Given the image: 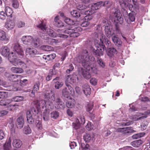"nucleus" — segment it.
<instances>
[{"mask_svg": "<svg viewBox=\"0 0 150 150\" xmlns=\"http://www.w3.org/2000/svg\"><path fill=\"white\" fill-rule=\"evenodd\" d=\"M22 144V142L18 139H14L12 143V144L13 146L16 148H18L20 147L21 146Z\"/></svg>", "mask_w": 150, "mask_h": 150, "instance_id": "393cba45", "label": "nucleus"}, {"mask_svg": "<svg viewBox=\"0 0 150 150\" xmlns=\"http://www.w3.org/2000/svg\"><path fill=\"white\" fill-rule=\"evenodd\" d=\"M74 32V29L67 28H66L64 31V33L69 34L70 35V36H71L72 33Z\"/></svg>", "mask_w": 150, "mask_h": 150, "instance_id": "de8ad7c7", "label": "nucleus"}, {"mask_svg": "<svg viewBox=\"0 0 150 150\" xmlns=\"http://www.w3.org/2000/svg\"><path fill=\"white\" fill-rule=\"evenodd\" d=\"M24 98L22 96H17L12 98V100L15 102H19L23 100Z\"/></svg>", "mask_w": 150, "mask_h": 150, "instance_id": "ea45409f", "label": "nucleus"}, {"mask_svg": "<svg viewBox=\"0 0 150 150\" xmlns=\"http://www.w3.org/2000/svg\"><path fill=\"white\" fill-rule=\"evenodd\" d=\"M8 97V93L6 92L0 91V98H4Z\"/></svg>", "mask_w": 150, "mask_h": 150, "instance_id": "13d9d810", "label": "nucleus"}, {"mask_svg": "<svg viewBox=\"0 0 150 150\" xmlns=\"http://www.w3.org/2000/svg\"><path fill=\"white\" fill-rule=\"evenodd\" d=\"M64 21L67 24L69 25H73L74 24V21L68 18H65Z\"/></svg>", "mask_w": 150, "mask_h": 150, "instance_id": "37998d69", "label": "nucleus"}, {"mask_svg": "<svg viewBox=\"0 0 150 150\" xmlns=\"http://www.w3.org/2000/svg\"><path fill=\"white\" fill-rule=\"evenodd\" d=\"M71 16L77 18L80 16L79 12L76 10H73L71 13Z\"/></svg>", "mask_w": 150, "mask_h": 150, "instance_id": "49530a36", "label": "nucleus"}, {"mask_svg": "<svg viewBox=\"0 0 150 150\" xmlns=\"http://www.w3.org/2000/svg\"><path fill=\"white\" fill-rule=\"evenodd\" d=\"M111 5V3L109 1H106L104 2H103L102 5L107 6L108 8L110 7Z\"/></svg>", "mask_w": 150, "mask_h": 150, "instance_id": "680f3d73", "label": "nucleus"}, {"mask_svg": "<svg viewBox=\"0 0 150 150\" xmlns=\"http://www.w3.org/2000/svg\"><path fill=\"white\" fill-rule=\"evenodd\" d=\"M41 42V41L38 38L35 37L33 39L32 45L35 47H38L40 46Z\"/></svg>", "mask_w": 150, "mask_h": 150, "instance_id": "5701e85b", "label": "nucleus"}, {"mask_svg": "<svg viewBox=\"0 0 150 150\" xmlns=\"http://www.w3.org/2000/svg\"><path fill=\"white\" fill-rule=\"evenodd\" d=\"M50 102L46 103L45 101L44 100H41L39 101L37 100H35L33 103V104L35 105V107L38 110L40 109L41 108L44 109L47 108L48 106H49V104Z\"/></svg>", "mask_w": 150, "mask_h": 150, "instance_id": "20e7f679", "label": "nucleus"}, {"mask_svg": "<svg viewBox=\"0 0 150 150\" xmlns=\"http://www.w3.org/2000/svg\"><path fill=\"white\" fill-rule=\"evenodd\" d=\"M101 35V38H100V41L96 40L95 42V45L97 48V49L93 52V54L96 57L103 55V52L106 49L103 42L108 47H110L111 45V42L106 38L104 35L102 34Z\"/></svg>", "mask_w": 150, "mask_h": 150, "instance_id": "f03ea898", "label": "nucleus"}, {"mask_svg": "<svg viewBox=\"0 0 150 150\" xmlns=\"http://www.w3.org/2000/svg\"><path fill=\"white\" fill-rule=\"evenodd\" d=\"M56 56L55 53H53L47 55H44L41 58L42 59H47V60H51L54 59Z\"/></svg>", "mask_w": 150, "mask_h": 150, "instance_id": "b1692460", "label": "nucleus"}, {"mask_svg": "<svg viewBox=\"0 0 150 150\" xmlns=\"http://www.w3.org/2000/svg\"><path fill=\"white\" fill-rule=\"evenodd\" d=\"M56 74L55 73H54L53 69H50L49 73L46 77V80L48 81L52 79V76L55 75Z\"/></svg>", "mask_w": 150, "mask_h": 150, "instance_id": "58836bf2", "label": "nucleus"}, {"mask_svg": "<svg viewBox=\"0 0 150 150\" xmlns=\"http://www.w3.org/2000/svg\"><path fill=\"white\" fill-rule=\"evenodd\" d=\"M143 141L140 139L134 141L131 143L132 146L135 147H139L142 143Z\"/></svg>", "mask_w": 150, "mask_h": 150, "instance_id": "c85d7f7f", "label": "nucleus"}, {"mask_svg": "<svg viewBox=\"0 0 150 150\" xmlns=\"http://www.w3.org/2000/svg\"><path fill=\"white\" fill-rule=\"evenodd\" d=\"M147 117L146 116H142L140 117H139L138 115H134L133 116L132 119L134 121H136L137 120H139L142 119H143L144 118H146Z\"/></svg>", "mask_w": 150, "mask_h": 150, "instance_id": "603ef678", "label": "nucleus"}, {"mask_svg": "<svg viewBox=\"0 0 150 150\" xmlns=\"http://www.w3.org/2000/svg\"><path fill=\"white\" fill-rule=\"evenodd\" d=\"M90 82L92 85L95 86L97 84V80L95 78H92L90 80Z\"/></svg>", "mask_w": 150, "mask_h": 150, "instance_id": "69168bd1", "label": "nucleus"}, {"mask_svg": "<svg viewBox=\"0 0 150 150\" xmlns=\"http://www.w3.org/2000/svg\"><path fill=\"white\" fill-rule=\"evenodd\" d=\"M1 54L3 56L5 57L8 56V59H9V49L7 46H5L2 47L1 49Z\"/></svg>", "mask_w": 150, "mask_h": 150, "instance_id": "f3484780", "label": "nucleus"}, {"mask_svg": "<svg viewBox=\"0 0 150 150\" xmlns=\"http://www.w3.org/2000/svg\"><path fill=\"white\" fill-rule=\"evenodd\" d=\"M108 51L107 52V55L110 57H113L114 54L117 53V51L115 49L110 47L109 48L108 50Z\"/></svg>", "mask_w": 150, "mask_h": 150, "instance_id": "a878e982", "label": "nucleus"}, {"mask_svg": "<svg viewBox=\"0 0 150 150\" xmlns=\"http://www.w3.org/2000/svg\"><path fill=\"white\" fill-rule=\"evenodd\" d=\"M31 132V129L28 125L25 126L23 129V132L25 134H29Z\"/></svg>", "mask_w": 150, "mask_h": 150, "instance_id": "473e14b6", "label": "nucleus"}, {"mask_svg": "<svg viewBox=\"0 0 150 150\" xmlns=\"http://www.w3.org/2000/svg\"><path fill=\"white\" fill-rule=\"evenodd\" d=\"M12 6L15 8H18L19 6V4L17 0H12Z\"/></svg>", "mask_w": 150, "mask_h": 150, "instance_id": "bf43d9fd", "label": "nucleus"}, {"mask_svg": "<svg viewBox=\"0 0 150 150\" xmlns=\"http://www.w3.org/2000/svg\"><path fill=\"white\" fill-rule=\"evenodd\" d=\"M18 76L16 74L15 75H10L8 77V79L10 81L13 82H16L18 81Z\"/></svg>", "mask_w": 150, "mask_h": 150, "instance_id": "f704fd0d", "label": "nucleus"}, {"mask_svg": "<svg viewBox=\"0 0 150 150\" xmlns=\"http://www.w3.org/2000/svg\"><path fill=\"white\" fill-rule=\"evenodd\" d=\"M115 21H117V23H119L120 24H122L123 22V18L121 16L120 14H118L115 12L113 15Z\"/></svg>", "mask_w": 150, "mask_h": 150, "instance_id": "4468645a", "label": "nucleus"}, {"mask_svg": "<svg viewBox=\"0 0 150 150\" xmlns=\"http://www.w3.org/2000/svg\"><path fill=\"white\" fill-rule=\"evenodd\" d=\"M103 3V1H100L93 4L91 6V9L92 10H97L102 6Z\"/></svg>", "mask_w": 150, "mask_h": 150, "instance_id": "4be33fe9", "label": "nucleus"}, {"mask_svg": "<svg viewBox=\"0 0 150 150\" xmlns=\"http://www.w3.org/2000/svg\"><path fill=\"white\" fill-rule=\"evenodd\" d=\"M145 133H141L133 135L132 137L134 139H136L143 137L145 135Z\"/></svg>", "mask_w": 150, "mask_h": 150, "instance_id": "c03bdc74", "label": "nucleus"}, {"mask_svg": "<svg viewBox=\"0 0 150 150\" xmlns=\"http://www.w3.org/2000/svg\"><path fill=\"white\" fill-rule=\"evenodd\" d=\"M67 81L71 84L76 83L78 80V78L75 74H73L71 75H67L66 76Z\"/></svg>", "mask_w": 150, "mask_h": 150, "instance_id": "9d476101", "label": "nucleus"}, {"mask_svg": "<svg viewBox=\"0 0 150 150\" xmlns=\"http://www.w3.org/2000/svg\"><path fill=\"white\" fill-rule=\"evenodd\" d=\"M89 16H86L85 17L84 20L81 23V25L82 27H86L88 26L90 23L89 21L91 19L89 18Z\"/></svg>", "mask_w": 150, "mask_h": 150, "instance_id": "bb28decb", "label": "nucleus"}, {"mask_svg": "<svg viewBox=\"0 0 150 150\" xmlns=\"http://www.w3.org/2000/svg\"><path fill=\"white\" fill-rule=\"evenodd\" d=\"M12 46L14 51L9 54V60L14 66L17 65L23 68L25 67V63L19 59L17 58V57H22L24 55V52L21 46L17 42L14 43Z\"/></svg>", "mask_w": 150, "mask_h": 150, "instance_id": "f257e3e1", "label": "nucleus"}, {"mask_svg": "<svg viewBox=\"0 0 150 150\" xmlns=\"http://www.w3.org/2000/svg\"><path fill=\"white\" fill-rule=\"evenodd\" d=\"M101 25L103 27H106V26H110L109 22L108 21V19L106 18H103Z\"/></svg>", "mask_w": 150, "mask_h": 150, "instance_id": "4c0bfd02", "label": "nucleus"}, {"mask_svg": "<svg viewBox=\"0 0 150 150\" xmlns=\"http://www.w3.org/2000/svg\"><path fill=\"white\" fill-rule=\"evenodd\" d=\"M42 38L44 40H47L46 42L48 44L52 45V38L48 37L46 36H45V37L44 36V37H42Z\"/></svg>", "mask_w": 150, "mask_h": 150, "instance_id": "864d4df0", "label": "nucleus"}, {"mask_svg": "<svg viewBox=\"0 0 150 150\" xmlns=\"http://www.w3.org/2000/svg\"><path fill=\"white\" fill-rule=\"evenodd\" d=\"M11 137L9 138L8 140L3 145V148L4 150H10L11 147Z\"/></svg>", "mask_w": 150, "mask_h": 150, "instance_id": "412c9836", "label": "nucleus"}, {"mask_svg": "<svg viewBox=\"0 0 150 150\" xmlns=\"http://www.w3.org/2000/svg\"><path fill=\"white\" fill-rule=\"evenodd\" d=\"M127 0H119L121 6L123 7L126 6V2Z\"/></svg>", "mask_w": 150, "mask_h": 150, "instance_id": "e2e57ef3", "label": "nucleus"}, {"mask_svg": "<svg viewBox=\"0 0 150 150\" xmlns=\"http://www.w3.org/2000/svg\"><path fill=\"white\" fill-rule=\"evenodd\" d=\"M79 74H81L85 79H88L91 77V74L89 70L81 68L79 70Z\"/></svg>", "mask_w": 150, "mask_h": 150, "instance_id": "9b49d317", "label": "nucleus"}, {"mask_svg": "<svg viewBox=\"0 0 150 150\" xmlns=\"http://www.w3.org/2000/svg\"><path fill=\"white\" fill-rule=\"evenodd\" d=\"M50 116L52 118L55 119L58 118L59 116V113L56 111H54L51 112Z\"/></svg>", "mask_w": 150, "mask_h": 150, "instance_id": "a19ab883", "label": "nucleus"}, {"mask_svg": "<svg viewBox=\"0 0 150 150\" xmlns=\"http://www.w3.org/2000/svg\"><path fill=\"white\" fill-rule=\"evenodd\" d=\"M40 49L45 51H52L53 47L48 45H43L40 47Z\"/></svg>", "mask_w": 150, "mask_h": 150, "instance_id": "e433bc0d", "label": "nucleus"}, {"mask_svg": "<svg viewBox=\"0 0 150 150\" xmlns=\"http://www.w3.org/2000/svg\"><path fill=\"white\" fill-rule=\"evenodd\" d=\"M11 71L15 73H21L23 72L21 68L13 67L11 68Z\"/></svg>", "mask_w": 150, "mask_h": 150, "instance_id": "c756f323", "label": "nucleus"}, {"mask_svg": "<svg viewBox=\"0 0 150 150\" xmlns=\"http://www.w3.org/2000/svg\"><path fill=\"white\" fill-rule=\"evenodd\" d=\"M33 38L30 36H23L22 40L23 44L26 45H32Z\"/></svg>", "mask_w": 150, "mask_h": 150, "instance_id": "ddd939ff", "label": "nucleus"}, {"mask_svg": "<svg viewBox=\"0 0 150 150\" xmlns=\"http://www.w3.org/2000/svg\"><path fill=\"white\" fill-rule=\"evenodd\" d=\"M24 124V120L22 116L19 117L17 119L16 125L18 128L21 129L23 126Z\"/></svg>", "mask_w": 150, "mask_h": 150, "instance_id": "dca6fc26", "label": "nucleus"}, {"mask_svg": "<svg viewBox=\"0 0 150 150\" xmlns=\"http://www.w3.org/2000/svg\"><path fill=\"white\" fill-rule=\"evenodd\" d=\"M87 6L85 5L82 4H79L77 5V9L79 10H83L87 8Z\"/></svg>", "mask_w": 150, "mask_h": 150, "instance_id": "3c124183", "label": "nucleus"}, {"mask_svg": "<svg viewBox=\"0 0 150 150\" xmlns=\"http://www.w3.org/2000/svg\"><path fill=\"white\" fill-rule=\"evenodd\" d=\"M48 34L49 36L53 38L57 36V34L56 33L52 30H51L48 32Z\"/></svg>", "mask_w": 150, "mask_h": 150, "instance_id": "052dcab7", "label": "nucleus"}, {"mask_svg": "<svg viewBox=\"0 0 150 150\" xmlns=\"http://www.w3.org/2000/svg\"><path fill=\"white\" fill-rule=\"evenodd\" d=\"M40 84V82L39 81L35 82L33 90L30 95V96L31 97H33L35 96V92H37L39 90Z\"/></svg>", "mask_w": 150, "mask_h": 150, "instance_id": "2eb2a0df", "label": "nucleus"}, {"mask_svg": "<svg viewBox=\"0 0 150 150\" xmlns=\"http://www.w3.org/2000/svg\"><path fill=\"white\" fill-rule=\"evenodd\" d=\"M20 83L22 86H24L28 83V80L26 79L21 80Z\"/></svg>", "mask_w": 150, "mask_h": 150, "instance_id": "338daca9", "label": "nucleus"}, {"mask_svg": "<svg viewBox=\"0 0 150 150\" xmlns=\"http://www.w3.org/2000/svg\"><path fill=\"white\" fill-rule=\"evenodd\" d=\"M74 101L72 99H69L66 103V106L69 108H72L74 106Z\"/></svg>", "mask_w": 150, "mask_h": 150, "instance_id": "72a5a7b5", "label": "nucleus"}, {"mask_svg": "<svg viewBox=\"0 0 150 150\" xmlns=\"http://www.w3.org/2000/svg\"><path fill=\"white\" fill-rule=\"evenodd\" d=\"M6 16H7L6 13L4 11H1L0 12V18L2 20L5 19Z\"/></svg>", "mask_w": 150, "mask_h": 150, "instance_id": "0e129e2a", "label": "nucleus"}, {"mask_svg": "<svg viewBox=\"0 0 150 150\" xmlns=\"http://www.w3.org/2000/svg\"><path fill=\"white\" fill-rule=\"evenodd\" d=\"M81 28L80 27H76L74 28V32H73L70 36L74 38L77 37L79 35V33L77 32L78 30H80Z\"/></svg>", "mask_w": 150, "mask_h": 150, "instance_id": "2f4dec72", "label": "nucleus"}, {"mask_svg": "<svg viewBox=\"0 0 150 150\" xmlns=\"http://www.w3.org/2000/svg\"><path fill=\"white\" fill-rule=\"evenodd\" d=\"M83 91L86 96L89 95L91 93V89L89 86L87 84H85L83 86Z\"/></svg>", "mask_w": 150, "mask_h": 150, "instance_id": "aec40b11", "label": "nucleus"}, {"mask_svg": "<svg viewBox=\"0 0 150 150\" xmlns=\"http://www.w3.org/2000/svg\"><path fill=\"white\" fill-rule=\"evenodd\" d=\"M0 40L8 41L9 39L6 37L5 33L1 30H0Z\"/></svg>", "mask_w": 150, "mask_h": 150, "instance_id": "cd10ccee", "label": "nucleus"}, {"mask_svg": "<svg viewBox=\"0 0 150 150\" xmlns=\"http://www.w3.org/2000/svg\"><path fill=\"white\" fill-rule=\"evenodd\" d=\"M81 147L83 149H89L90 150L91 149L89 148L90 146L89 145L87 144H81Z\"/></svg>", "mask_w": 150, "mask_h": 150, "instance_id": "774afa93", "label": "nucleus"}, {"mask_svg": "<svg viewBox=\"0 0 150 150\" xmlns=\"http://www.w3.org/2000/svg\"><path fill=\"white\" fill-rule=\"evenodd\" d=\"M55 25L58 27H61L64 26L63 22L59 20L56 21L54 24Z\"/></svg>", "mask_w": 150, "mask_h": 150, "instance_id": "5fc2aeb1", "label": "nucleus"}, {"mask_svg": "<svg viewBox=\"0 0 150 150\" xmlns=\"http://www.w3.org/2000/svg\"><path fill=\"white\" fill-rule=\"evenodd\" d=\"M15 25L14 21H13L8 20L6 23L5 27L8 30L13 29Z\"/></svg>", "mask_w": 150, "mask_h": 150, "instance_id": "a211bd4d", "label": "nucleus"}, {"mask_svg": "<svg viewBox=\"0 0 150 150\" xmlns=\"http://www.w3.org/2000/svg\"><path fill=\"white\" fill-rule=\"evenodd\" d=\"M54 87L57 89H59L61 87L63 84V82L59 81H57L54 82Z\"/></svg>", "mask_w": 150, "mask_h": 150, "instance_id": "79ce46f5", "label": "nucleus"}, {"mask_svg": "<svg viewBox=\"0 0 150 150\" xmlns=\"http://www.w3.org/2000/svg\"><path fill=\"white\" fill-rule=\"evenodd\" d=\"M134 13H129L128 16L129 20L131 22L134 21L135 20V15Z\"/></svg>", "mask_w": 150, "mask_h": 150, "instance_id": "09e8293b", "label": "nucleus"}, {"mask_svg": "<svg viewBox=\"0 0 150 150\" xmlns=\"http://www.w3.org/2000/svg\"><path fill=\"white\" fill-rule=\"evenodd\" d=\"M44 95L45 99H47L50 103H53L55 100V94L51 90H45L44 92Z\"/></svg>", "mask_w": 150, "mask_h": 150, "instance_id": "39448f33", "label": "nucleus"}, {"mask_svg": "<svg viewBox=\"0 0 150 150\" xmlns=\"http://www.w3.org/2000/svg\"><path fill=\"white\" fill-rule=\"evenodd\" d=\"M37 27L43 31L46 30L47 28L46 25L43 22H42L40 24L37 25Z\"/></svg>", "mask_w": 150, "mask_h": 150, "instance_id": "8fccbe9b", "label": "nucleus"}, {"mask_svg": "<svg viewBox=\"0 0 150 150\" xmlns=\"http://www.w3.org/2000/svg\"><path fill=\"white\" fill-rule=\"evenodd\" d=\"M53 102H54L55 107L57 109H63L65 108L64 103L58 97L55 98Z\"/></svg>", "mask_w": 150, "mask_h": 150, "instance_id": "6e6552de", "label": "nucleus"}, {"mask_svg": "<svg viewBox=\"0 0 150 150\" xmlns=\"http://www.w3.org/2000/svg\"><path fill=\"white\" fill-rule=\"evenodd\" d=\"M112 40L114 43L116 45L120 47L122 45V41L117 36L115 35L112 37Z\"/></svg>", "mask_w": 150, "mask_h": 150, "instance_id": "6ab92c4d", "label": "nucleus"}, {"mask_svg": "<svg viewBox=\"0 0 150 150\" xmlns=\"http://www.w3.org/2000/svg\"><path fill=\"white\" fill-rule=\"evenodd\" d=\"M82 55L79 56L77 58V61L81 63L83 66L87 68L88 67L91 66L94 61V57L90 54H88V51L84 50Z\"/></svg>", "mask_w": 150, "mask_h": 150, "instance_id": "7ed1b4c3", "label": "nucleus"}, {"mask_svg": "<svg viewBox=\"0 0 150 150\" xmlns=\"http://www.w3.org/2000/svg\"><path fill=\"white\" fill-rule=\"evenodd\" d=\"M97 62L98 64L102 68H104L105 66V64L101 59L99 58L98 57H97Z\"/></svg>", "mask_w": 150, "mask_h": 150, "instance_id": "6e6d98bb", "label": "nucleus"}, {"mask_svg": "<svg viewBox=\"0 0 150 150\" xmlns=\"http://www.w3.org/2000/svg\"><path fill=\"white\" fill-rule=\"evenodd\" d=\"M66 87L64 88L62 90V95L64 97L68 98L69 96L72 94L73 89L70 85L66 82Z\"/></svg>", "mask_w": 150, "mask_h": 150, "instance_id": "423d86ee", "label": "nucleus"}, {"mask_svg": "<svg viewBox=\"0 0 150 150\" xmlns=\"http://www.w3.org/2000/svg\"><path fill=\"white\" fill-rule=\"evenodd\" d=\"M93 107V104L92 103H90L88 104L86 107V110L87 111L90 112Z\"/></svg>", "mask_w": 150, "mask_h": 150, "instance_id": "4d7b16f0", "label": "nucleus"}, {"mask_svg": "<svg viewBox=\"0 0 150 150\" xmlns=\"http://www.w3.org/2000/svg\"><path fill=\"white\" fill-rule=\"evenodd\" d=\"M91 137L90 135L88 133H86L83 136V139L86 142H88L91 140Z\"/></svg>", "mask_w": 150, "mask_h": 150, "instance_id": "a18cd8bd", "label": "nucleus"}, {"mask_svg": "<svg viewBox=\"0 0 150 150\" xmlns=\"http://www.w3.org/2000/svg\"><path fill=\"white\" fill-rule=\"evenodd\" d=\"M49 105V106H48L47 108H45V111L43 112V118L44 120L45 121H47L49 120L50 110L51 109L53 106V104L52 103H50Z\"/></svg>", "mask_w": 150, "mask_h": 150, "instance_id": "1a4fd4ad", "label": "nucleus"}, {"mask_svg": "<svg viewBox=\"0 0 150 150\" xmlns=\"http://www.w3.org/2000/svg\"><path fill=\"white\" fill-rule=\"evenodd\" d=\"M25 54L26 56L28 57H33L38 54L39 53L36 49L28 47L25 50Z\"/></svg>", "mask_w": 150, "mask_h": 150, "instance_id": "0eeeda50", "label": "nucleus"}, {"mask_svg": "<svg viewBox=\"0 0 150 150\" xmlns=\"http://www.w3.org/2000/svg\"><path fill=\"white\" fill-rule=\"evenodd\" d=\"M33 111L35 112V110L34 108H33L30 111H28L26 112V118L29 124H33L34 122V119L33 117V115L32 114Z\"/></svg>", "mask_w": 150, "mask_h": 150, "instance_id": "f8f14e48", "label": "nucleus"}, {"mask_svg": "<svg viewBox=\"0 0 150 150\" xmlns=\"http://www.w3.org/2000/svg\"><path fill=\"white\" fill-rule=\"evenodd\" d=\"M5 11L7 16L12 17V14L13 13V11L10 7H6L5 8Z\"/></svg>", "mask_w": 150, "mask_h": 150, "instance_id": "c9c22d12", "label": "nucleus"}, {"mask_svg": "<svg viewBox=\"0 0 150 150\" xmlns=\"http://www.w3.org/2000/svg\"><path fill=\"white\" fill-rule=\"evenodd\" d=\"M105 35L108 37L110 38L112 36L110 25L106 26V27H105Z\"/></svg>", "mask_w": 150, "mask_h": 150, "instance_id": "7c9ffc66", "label": "nucleus"}]
</instances>
